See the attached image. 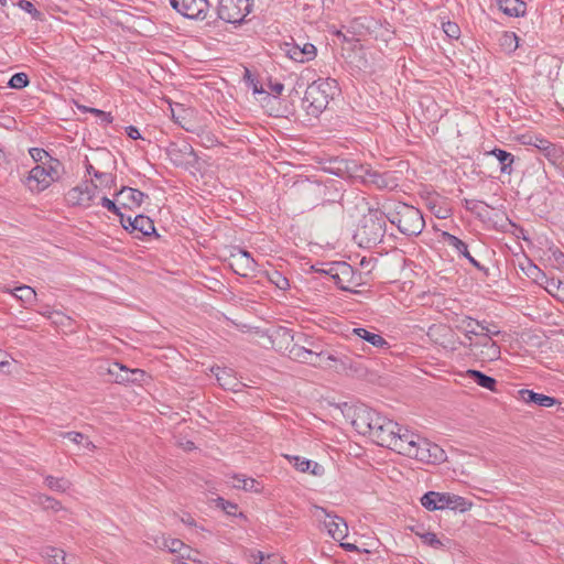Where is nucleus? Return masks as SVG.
Wrapping results in <instances>:
<instances>
[{"mask_svg":"<svg viewBox=\"0 0 564 564\" xmlns=\"http://www.w3.org/2000/svg\"><path fill=\"white\" fill-rule=\"evenodd\" d=\"M337 89L334 79H318L310 84L302 99V107L312 117H318L328 106Z\"/></svg>","mask_w":564,"mask_h":564,"instance_id":"obj_1","label":"nucleus"},{"mask_svg":"<svg viewBox=\"0 0 564 564\" xmlns=\"http://www.w3.org/2000/svg\"><path fill=\"white\" fill-rule=\"evenodd\" d=\"M386 218L405 236H417L425 227L420 209L404 203H398Z\"/></svg>","mask_w":564,"mask_h":564,"instance_id":"obj_2","label":"nucleus"},{"mask_svg":"<svg viewBox=\"0 0 564 564\" xmlns=\"http://www.w3.org/2000/svg\"><path fill=\"white\" fill-rule=\"evenodd\" d=\"M386 235V220L382 213L366 216L358 228L355 238L361 247L371 248L380 243Z\"/></svg>","mask_w":564,"mask_h":564,"instance_id":"obj_3","label":"nucleus"},{"mask_svg":"<svg viewBox=\"0 0 564 564\" xmlns=\"http://www.w3.org/2000/svg\"><path fill=\"white\" fill-rule=\"evenodd\" d=\"M290 356L292 359L311 365L313 367H332L329 361L339 362L340 366L345 369L349 364V358L338 357L336 355L326 352V351H315L312 348H306L294 344L290 349Z\"/></svg>","mask_w":564,"mask_h":564,"instance_id":"obj_4","label":"nucleus"},{"mask_svg":"<svg viewBox=\"0 0 564 564\" xmlns=\"http://www.w3.org/2000/svg\"><path fill=\"white\" fill-rule=\"evenodd\" d=\"M253 0H219L217 18L227 23H241L250 13Z\"/></svg>","mask_w":564,"mask_h":564,"instance_id":"obj_5","label":"nucleus"},{"mask_svg":"<svg viewBox=\"0 0 564 564\" xmlns=\"http://www.w3.org/2000/svg\"><path fill=\"white\" fill-rule=\"evenodd\" d=\"M460 345L480 361H494L500 357V347L488 334H482L479 338L469 343H460Z\"/></svg>","mask_w":564,"mask_h":564,"instance_id":"obj_6","label":"nucleus"},{"mask_svg":"<svg viewBox=\"0 0 564 564\" xmlns=\"http://www.w3.org/2000/svg\"><path fill=\"white\" fill-rule=\"evenodd\" d=\"M413 454L408 457L415 458L425 464H441L446 460L445 451L437 444L430 442L427 438L419 436L413 447Z\"/></svg>","mask_w":564,"mask_h":564,"instance_id":"obj_7","label":"nucleus"},{"mask_svg":"<svg viewBox=\"0 0 564 564\" xmlns=\"http://www.w3.org/2000/svg\"><path fill=\"white\" fill-rule=\"evenodd\" d=\"M171 7L183 17L204 21L209 17L208 0H169Z\"/></svg>","mask_w":564,"mask_h":564,"instance_id":"obj_8","label":"nucleus"},{"mask_svg":"<svg viewBox=\"0 0 564 564\" xmlns=\"http://www.w3.org/2000/svg\"><path fill=\"white\" fill-rule=\"evenodd\" d=\"M166 154L174 165L182 167L194 166L198 160L193 147L187 142L171 143Z\"/></svg>","mask_w":564,"mask_h":564,"instance_id":"obj_9","label":"nucleus"},{"mask_svg":"<svg viewBox=\"0 0 564 564\" xmlns=\"http://www.w3.org/2000/svg\"><path fill=\"white\" fill-rule=\"evenodd\" d=\"M228 264L231 270L240 276H248L249 273L254 272L257 268V262L251 257L250 252L240 248H237L230 253Z\"/></svg>","mask_w":564,"mask_h":564,"instance_id":"obj_10","label":"nucleus"},{"mask_svg":"<svg viewBox=\"0 0 564 564\" xmlns=\"http://www.w3.org/2000/svg\"><path fill=\"white\" fill-rule=\"evenodd\" d=\"M441 240L442 242L446 243L448 247H451L454 252L458 257H464L468 260V262L475 267L477 270L484 272L485 274H488V269L480 264L469 252L468 245L456 237L455 235H452L447 231H442L441 234Z\"/></svg>","mask_w":564,"mask_h":564,"instance_id":"obj_11","label":"nucleus"},{"mask_svg":"<svg viewBox=\"0 0 564 564\" xmlns=\"http://www.w3.org/2000/svg\"><path fill=\"white\" fill-rule=\"evenodd\" d=\"M330 172L341 178H351L362 181L366 165L358 163L352 159H340L334 162Z\"/></svg>","mask_w":564,"mask_h":564,"instance_id":"obj_12","label":"nucleus"},{"mask_svg":"<svg viewBox=\"0 0 564 564\" xmlns=\"http://www.w3.org/2000/svg\"><path fill=\"white\" fill-rule=\"evenodd\" d=\"M121 226L137 238L151 236L155 234L153 220L144 215H137L134 218L126 216V221L119 220Z\"/></svg>","mask_w":564,"mask_h":564,"instance_id":"obj_13","label":"nucleus"},{"mask_svg":"<svg viewBox=\"0 0 564 564\" xmlns=\"http://www.w3.org/2000/svg\"><path fill=\"white\" fill-rule=\"evenodd\" d=\"M419 434L398 424V431L394 434V440L392 442L391 449L395 451L401 455L409 456L410 454H413L412 451L416 440H419Z\"/></svg>","mask_w":564,"mask_h":564,"instance_id":"obj_14","label":"nucleus"},{"mask_svg":"<svg viewBox=\"0 0 564 564\" xmlns=\"http://www.w3.org/2000/svg\"><path fill=\"white\" fill-rule=\"evenodd\" d=\"M283 52L288 57L297 62L305 63L315 58L316 56V47L312 43H305L303 46H300L296 43H284L282 46Z\"/></svg>","mask_w":564,"mask_h":564,"instance_id":"obj_15","label":"nucleus"},{"mask_svg":"<svg viewBox=\"0 0 564 564\" xmlns=\"http://www.w3.org/2000/svg\"><path fill=\"white\" fill-rule=\"evenodd\" d=\"M361 182L368 185H375L380 189L394 188L397 186L395 178L391 172L380 173L369 166H367Z\"/></svg>","mask_w":564,"mask_h":564,"instance_id":"obj_16","label":"nucleus"},{"mask_svg":"<svg viewBox=\"0 0 564 564\" xmlns=\"http://www.w3.org/2000/svg\"><path fill=\"white\" fill-rule=\"evenodd\" d=\"M52 177L48 176L46 167L42 165L34 166L26 178V185L32 192H42L46 189L51 183Z\"/></svg>","mask_w":564,"mask_h":564,"instance_id":"obj_17","label":"nucleus"},{"mask_svg":"<svg viewBox=\"0 0 564 564\" xmlns=\"http://www.w3.org/2000/svg\"><path fill=\"white\" fill-rule=\"evenodd\" d=\"M212 372L215 375L219 386L225 390L240 391L243 386L235 376V371L231 368L213 367Z\"/></svg>","mask_w":564,"mask_h":564,"instance_id":"obj_18","label":"nucleus"},{"mask_svg":"<svg viewBox=\"0 0 564 564\" xmlns=\"http://www.w3.org/2000/svg\"><path fill=\"white\" fill-rule=\"evenodd\" d=\"M373 412L375 410L364 404L354 410L351 423L359 434L367 435L370 432Z\"/></svg>","mask_w":564,"mask_h":564,"instance_id":"obj_19","label":"nucleus"},{"mask_svg":"<svg viewBox=\"0 0 564 564\" xmlns=\"http://www.w3.org/2000/svg\"><path fill=\"white\" fill-rule=\"evenodd\" d=\"M380 426L381 427H379L378 431L375 432V436L372 440L380 446L391 448L392 442L394 440V434L398 431V423L387 419Z\"/></svg>","mask_w":564,"mask_h":564,"instance_id":"obj_20","label":"nucleus"},{"mask_svg":"<svg viewBox=\"0 0 564 564\" xmlns=\"http://www.w3.org/2000/svg\"><path fill=\"white\" fill-rule=\"evenodd\" d=\"M285 457L301 473H310L314 476H322L325 471L324 467L314 460H310L295 455H286Z\"/></svg>","mask_w":564,"mask_h":564,"instance_id":"obj_21","label":"nucleus"},{"mask_svg":"<svg viewBox=\"0 0 564 564\" xmlns=\"http://www.w3.org/2000/svg\"><path fill=\"white\" fill-rule=\"evenodd\" d=\"M449 498V492L427 491L421 498L422 506L430 510H444Z\"/></svg>","mask_w":564,"mask_h":564,"instance_id":"obj_22","label":"nucleus"},{"mask_svg":"<svg viewBox=\"0 0 564 564\" xmlns=\"http://www.w3.org/2000/svg\"><path fill=\"white\" fill-rule=\"evenodd\" d=\"M356 336L358 339L369 343L376 348L388 349L389 343L378 333L370 332L364 327L352 328L350 338Z\"/></svg>","mask_w":564,"mask_h":564,"instance_id":"obj_23","label":"nucleus"},{"mask_svg":"<svg viewBox=\"0 0 564 564\" xmlns=\"http://www.w3.org/2000/svg\"><path fill=\"white\" fill-rule=\"evenodd\" d=\"M324 524L328 534L335 541H341L347 535L348 527L343 518L327 514V519L324 521Z\"/></svg>","mask_w":564,"mask_h":564,"instance_id":"obj_24","label":"nucleus"},{"mask_svg":"<svg viewBox=\"0 0 564 564\" xmlns=\"http://www.w3.org/2000/svg\"><path fill=\"white\" fill-rule=\"evenodd\" d=\"M116 195L122 196L124 199L123 206L129 208L140 207L144 198L148 197L143 192L128 186H122Z\"/></svg>","mask_w":564,"mask_h":564,"instance_id":"obj_25","label":"nucleus"},{"mask_svg":"<svg viewBox=\"0 0 564 564\" xmlns=\"http://www.w3.org/2000/svg\"><path fill=\"white\" fill-rule=\"evenodd\" d=\"M456 328L458 332L465 335L467 339L465 343L474 340L473 336H475L477 339L481 335L478 330V321L470 316H464L463 318L458 319Z\"/></svg>","mask_w":564,"mask_h":564,"instance_id":"obj_26","label":"nucleus"},{"mask_svg":"<svg viewBox=\"0 0 564 564\" xmlns=\"http://www.w3.org/2000/svg\"><path fill=\"white\" fill-rule=\"evenodd\" d=\"M521 398L527 403H534L542 408H550L556 403V400L552 397L536 393L532 390L523 389L520 391Z\"/></svg>","mask_w":564,"mask_h":564,"instance_id":"obj_27","label":"nucleus"},{"mask_svg":"<svg viewBox=\"0 0 564 564\" xmlns=\"http://www.w3.org/2000/svg\"><path fill=\"white\" fill-rule=\"evenodd\" d=\"M489 155L495 156L500 163V172L502 174L511 175L513 172L512 164L514 162V155L502 149H494L488 152Z\"/></svg>","mask_w":564,"mask_h":564,"instance_id":"obj_28","label":"nucleus"},{"mask_svg":"<svg viewBox=\"0 0 564 564\" xmlns=\"http://www.w3.org/2000/svg\"><path fill=\"white\" fill-rule=\"evenodd\" d=\"M499 9L509 17H520L525 13V3L522 0H497Z\"/></svg>","mask_w":564,"mask_h":564,"instance_id":"obj_29","label":"nucleus"},{"mask_svg":"<svg viewBox=\"0 0 564 564\" xmlns=\"http://www.w3.org/2000/svg\"><path fill=\"white\" fill-rule=\"evenodd\" d=\"M234 487L250 492H261L263 489V486L258 480L246 477L245 475L234 476Z\"/></svg>","mask_w":564,"mask_h":564,"instance_id":"obj_30","label":"nucleus"},{"mask_svg":"<svg viewBox=\"0 0 564 564\" xmlns=\"http://www.w3.org/2000/svg\"><path fill=\"white\" fill-rule=\"evenodd\" d=\"M467 377L473 379L478 386L488 389L490 391H496L497 380L490 376H487L486 373L479 371L469 369L466 372Z\"/></svg>","mask_w":564,"mask_h":564,"instance_id":"obj_31","label":"nucleus"},{"mask_svg":"<svg viewBox=\"0 0 564 564\" xmlns=\"http://www.w3.org/2000/svg\"><path fill=\"white\" fill-rule=\"evenodd\" d=\"M41 555L52 564H70L67 561L66 554L63 550L54 546H44L41 550Z\"/></svg>","mask_w":564,"mask_h":564,"instance_id":"obj_32","label":"nucleus"},{"mask_svg":"<svg viewBox=\"0 0 564 564\" xmlns=\"http://www.w3.org/2000/svg\"><path fill=\"white\" fill-rule=\"evenodd\" d=\"M330 274L332 279L335 283L343 290H347L348 288L343 284L341 275L347 276L352 274V267L346 262L337 263L336 268H330L327 271Z\"/></svg>","mask_w":564,"mask_h":564,"instance_id":"obj_33","label":"nucleus"},{"mask_svg":"<svg viewBox=\"0 0 564 564\" xmlns=\"http://www.w3.org/2000/svg\"><path fill=\"white\" fill-rule=\"evenodd\" d=\"M107 370L117 383H129L131 369L119 362H112Z\"/></svg>","mask_w":564,"mask_h":564,"instance_id":"obj_34","label":"nucleus"},{"mask_svg":"<svg viewBox=\"0 0 564 564\" xmlns=\"http://www.w3.org/2000/svg\"><path fill=\"white\" fill-rule=\"evenodd\" d=\"M471 507H473L471 501L467 500L466 498H464L462 496L454 495V494L449 492V498H448V501L446 505V509H451V510L459 511V512H466V511L470 510Z\"/></svg>","mask_w":564,"mask_h":564,"instance_id":"obj_35","label":"nucleus"},{"mask_svg":"<svg viewBox=\"0 0 564 564\" xmlns=\"http://www.w3.org/2000/svg\"><path fill=\"white\" fill-rule=\"evenodd\" d=\"M499 45L502 51L512 53L519 46V37L513 32L505 31L499 37Z\"/></svg>","mask_w":564,"mask_h":564,"instance_id":"obj_36","label":"nucleus"},{"mask_svg":"<svg viewBox=\"0 0 564 564\" xmlns=\"http://www.w3.org/2000/svg\"><path fill=\"white\" fill-rule=\"evenodd\" d=\"M529 144L534 145L540 151H542L549 159H552L551 156H555L556 148L553 143H551L549 140L541 138V137H534V140L531 139L529 141Z\"/></svg>","mask_w":564,"mask_h":564,"instance_id":"obj_37","label":"nucleus"},{"mask_svg":"<svg viewBox=\"0 0 564 564\" xmlns=\"http://www.w3.org/2000/svg\"><path fill=\"white\" fill-rule=\"evenodd\" d=\"M13 295L24 304H32L36 299L35 291L28 285H21L14 289Z\"/></svg>","mask_w":564,"mask_h":564,"instance_id":"obj_38","label":"nucleus"},{"mask_svg":"<svg viewBox=\"0 0 564 564\" xmlns=\"http://www.w3.org/2000/svg\"><path fill=\"white\" fill-rule=\"evenodd\" d=\"M45 484L51 490L58 492L66 491L70 486V482L66 478H57L53 476H46Z\"/></svg>","mask_w":564,"mask_h":564,"instance_id":"obj_39","label":"nucleus"},{"mask_svg":"<svg viewBox=\"0 0 564 564\" xmlns=\"http://www.w3.org/2000/svg\"><path fill=\"white\" fill-rule=\"evenodd\" d=\"M160 547L167 549L171 553H181L183 550L189 551V547L180 539L162 538Z\"/></svg>","mask_w":564,"mask_h":564,"instance_id":"obj_40","label":"nucleus"},{"mask_svg":"<svg viewBox=\"0 0 564 564\" xmlns=\"http://www.w3.org/2000/svg\"><path fill=\"white\" fill-rule=\"evenodd\" d=\"M252 558L258 564H283L282 558L278 554H264L261 551L252 553Z\"/></svg>","mask_w":564,"mask_h":564,"instance_id":"obj_41","label":"nucleus"},{"mask_svg":"<svg viewBox=\"0 0 564 564\" xmlns=\"http://www.w3.org/2000/svg\"><path fill=\"white\" fill-rule=\"evenodd\" d=\"M269 281L274 284L280 290H288L290 288V282L288 278H285L281 272L273 270L272 272H268Z\"/></svg>","mask_w":564,"mask_h":564,"instance_id":"obj_42","label":"nucleus"},{"mask_svg":"<svg viewBox=\"0 0 564 564\" xmlns=\"http://www.w3.org/2000/svg\"><path fill=\"white\" fill-rule=\"evenodd\" d=\"M30 80L25 73H15L11 76L8 85L10 88L22 89L29 85Z\"/></svg>","mask_w":564,"mask_h":564,"instance_id":"obj_43","label":"nucleus"},{"mask_svg":"<svg viewBox=\"0 0 564 564\" xmlns=\"http://www.w3.org/2000/svg\"><path fill=\"white\" fill-rule=\"evenodd\" d=\"M19 8L23 11L28 12L34 20H41L42 13L34 7V4L29 0H19L17 3Z\"/></svg>","mask_w":564,"mask_h":564,"instance_id":"obj_44","label":"nucleus"},{"mask_svg":"<svg viewBox=\"0 0 564 564\" xmlns=\"http://www.w3.org/2000/svg\"><path fill=\"white\" fill-rule=\"evenodd\" d=\"M101 206L119 217V220L126 221V215L121 213L120 208L116 203L108 197H102L100 202Z\"/></svg>","mask_w":564,"mask_h":564,"instance_id":"obj_45","label":"nucleus"},{"mask_svg":"<svg viewBox=\"0 0 564 564\" xmlns=\"http://www.w3.org/2000/svg\"><path fill=\"white\" fill-rule=\"evenodd\" d=\"M62 166V163L52 156L48 158V165L46 167V172L48 173V176L52 177V181H56L59 177V169Z\"/></svg>","mask_w":564,"mask_h":564,"instance_id":"obj_46","label":"nucleus"},{"mask_svg":"<svg viewBox=\"0 0 564 564\" xmlns=\"http://www.w3.org/2000/svg\"><path fill=\"white\" fill-rule=\"evenodd\" d=\"M443 31L449 39H458L460 35V29L455 22L443 23Z\"/></svg>","mask_w":564,"mask_h":564,"instance_id":"obj_47","label":"nucleus"},{"mask_svg":"<svg viewBox=\"0 0 564 564\" xmlns=\"http://www.w3.org/2000/svg\"><path fill=\"white\" fill-rule=\"evenodd\" d=\"M464 206L467 210H469L478 216L481 215V212H480L481 206L488 207V205L485 202L477 200V199H465Z\"/></svg>","mask_w":564,"mask_h":564,"instance_id":"obj_48","label":"nucleus"},{"mask_svg":"<svg viewBox=\"0 0 564 564\" xmlns=\"http://www.w3.org/2000/svg\"><path fill=\"white\" fill-rule=\"evenodd\" d=\"M421 538L424 543H426L427 545H430L434 549H441L443 546V543L440 541V539L433 532H425V533L421 534Z\"/></svg>","mask_w":564,"mask_h":564,"instance_id":"obj_49","label":"nucleus"},{"mask_svg":"<svg viewBox=\"0 0 564 564\" xmlns=\"http://www.w3.org/2000/svg\"><path fill=\"white\" fill-rule=\"evenodd\" d=\"M217 507L221 508L227 514L236 516L238 506L234 502L227 501L224 498H218L216 500Z\"/></svg>","mask_w":564,"mask_h":564,"instance_id":"obj_50","label":"nucleus"},{"mask_svg":"<svg viewBox=\"0 0 564 564\" xmlns=\"http://www.w3.org/2000/svg\"><path fill=\"white\" fill-rule=\"evenodd\" d=\"M94 176L100 181V184L107 188L112 187L115 185V177L109 173H104L99 171L94 172Z\"/></svg>","mask_w":564,"mask_h":564,"instance_id":"obj_51","label":"nucleus"},{"mask_svg":"<svg viewBox=\"0 0 564 564\" xmlns=\"http://www.w3.org/2000/svg\"><path fill=\"white\" fill-rule=\"evenodd\" d=\"M386 420L387 417L380 415L377 411H375L372 415L370 432L367 433V435L373 438L375 432L378 431L379 427H381L380 425L383 424Z\"/></svg>","mask_w":564,"mask_h":564,"instance_id":"obj_52","label":"nucleus"},{"mask_svg":"<svg viewBox=\"0 0 564 564\" xmlns=\"http://www.w3.org/2000/svg\"><path fill=\"white\" fill-rule=\"evenodd\" d=\"M39 502L45 508V509H53V510H59L62 507H61V503L52 498V497H48V496H40L39 497Z\"/></svg>","mask_w":564,"mask_h":564,"instance_id":"obj_53","label":"nucleus"},{"mask_svg":"<svg viewBox=\"0 0 564 564\" xmlns=\"http://www.w3.org/2000/svg\"><path fill=\"white\" fill-rule=\"evenodd\" d=\"M97 188V185L93 182L90 184H87L85 186V189H82L80 187H76L73 189L74 193H79L82 196H86L87 200H91L95 195V189Z\"/></svg>","mask_w":564,"mask_h":564,"instance_id":"obj_54","label":"nucleus"},{"mask_svg":"<svg viewBox=\"0 0 564 564\" xmlns=\"http://www.w3.org/2000/svg\"><path fill=\"white\" fill-rule=\"evenodd\" d=\"M29 153L35 162H43L45 159L51 156L48 152L41 148H31Z\"/></svg>","mask_w":564,"mask_h":564,"instance_id":"obj_55","label":"nucleus"},{"mask_svg":"<svg viewBox=\"0 0 564 564\" xmlns=\"http://www.w3.org/2000/svg\"><path fill=\"white\" fill-rule=\"evenodd\" d=\"M148 377L147 372L142 369H131L129 383H141Z\"/></svg>","mask_w":564,"mask_h":564,"instance_id":"obj_56","label":"nucleus"},{"mask_svg":"<svg viewBox=\"0 0 564 564\" xmlns=\"http://www.w3.org/2000/svg\"><path fill=\"white\" fill-rule=\"evenodd\" d=\"M245 79L252 87L254 94H262V93H264L262 87L258 86V82L254 79V77L252 76V74L250 73L249 69H246V72H245Z\"/></svg>","mask_w":564,"mask_h":564,"instance_id":"obj_57","label":"nucleus"},{"mask_svg":"<svg viewBox=\"0 0 564 564\" xmlns=\"http://www.w3.org/2000/svg\"><path fill=\"white\" fill-rule=\"evenodd\" d=\"M63 437L68 438L70 442L75 444H82L83 441L85 440L84 434L79 432H66L63 433Z\"/></svg>","mask_w":564,"mask_h":564,"instance_id":"obj_58","label":"nucleus"},{"mask_svg":"<svg viewBox=\"0 0 564 564\" xmlns=\"http://www.w3.org/2000/svg\"><path fill=\"white\" fill-rule=\"evenodd\" d=\"M478 330L480 334H488L489 337L497 336L500 334V330L490 332L489 323L487 321H478Z\"/></svg>","mask_w":564,"mask_h":564,"instance_id":"obj_59","label":"nucleus"},{"mask_svg":"<svg viewBox=\"0 0 564 564\" xmlns=\"http://www.w3.org/2000/svg\"><path fill=\"white\" fill-rule=\"evenodd\" d=\"M126 132H127V135L132 139V140H138V139H141V134H140V131L137 127L134 126H129L126 128Z\"/></svg>","mask_w":564,"mask_h":564,"instance_id":"obj_60","label":"nucleus"},{"mask_svg":"<svg viewBox=\"0 0 564 564\" xmlns=\"http://www.w3.org/2000/svg\"><path fill=\"white\" fill-rule=\"evenodd\" d=\"M270 89L271 93H273L275 96H279L284 89V85L282 83H272L270 84Z\"/></svg>","mask_w":564,"mask_h":564,"instance_id":"obj_61","label":"nucleus"},{"mask_svg":"<svg viewBox=\"0 0 564 564\" xmlns=\"http://www.w3.org/2000/svg\"><path fill=\"white\" fill-rule=\"evenodd\" d=\"M78 108L82 109L84 112H90L97 117H101V115H104V111L100 109L89 108V107H85V106H79Z\"/></svg>","mask_w":564,"mask_h":564,"instance_id":"obj_62","label":"nucleus"},{"mask_svg":"<svg viewBox=\"0 0 564 564\" xmlns=\"http://www.w3.org/2000/svg\"><path fill=\"white\" fill-rule=\"evenodd\" d=\"M340 546L348 552H357L359 551L358 546L354 543H340Z\"/></svg>","mask_w":564,"mask_h":564,"instance_id":"obj_63","label":"nucleus"},{"mask_svg":"<svg viewBox=\"0 0 564 564\" xmlns=\"http://www.w3.org/2000/svg\"><path fill=\"white\" fill-rule=\"evenodd\" d=\"M99 118L105 123H111L112 119H113L110 112H105V111H104V115H101V117H99Z\"/></svg>","mask_w":564,"mask_h":564,"instance_id":"obj_64","label":"nucleus"}]
</instances>
